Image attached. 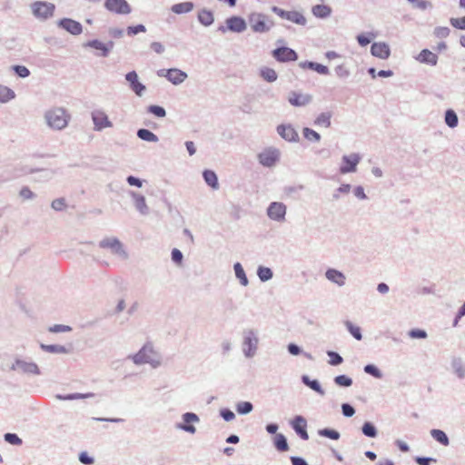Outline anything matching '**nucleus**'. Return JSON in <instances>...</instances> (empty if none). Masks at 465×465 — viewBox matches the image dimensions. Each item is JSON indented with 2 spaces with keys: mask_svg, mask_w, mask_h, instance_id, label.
<instances>
[{
  "mask_svg": "<svg viewBox=\"0 0 465 465\" xmlns=\"http://www.w3.org/2000/svg\"><path fill=\"white\" fill-rule=\"evenodd\" d=\"M94 394L93 392L88 393H70L66 395L57 394L55 396L56 399L60 401H74V400H82V399H88L93 398Z\"/></svg>",
  "mask_w": 465,
  "mask_h": 465,
  "instance_id": "nucleus-39",
  "label": "nucleus"
},
{
  "mask_svg": "<svg viewBox=\"0 0 465 465\" xmlns=\"http://www.w3.org/2000/svg\"><path fill=\"white\" fill-rule=\"evenodd\" d=\"M327 355L330 358L329 363L332 366H338L342 363V357L336 351H328Z\"/></svg>",
  "mask_w": 465,
  "mask_h": 465,
  "instance_id": "nucleus-55",
  "label": "nucleus"
},
{
  "mask_svg": "<svg viewBox=\"0 0 465 465\" xmlns=\"http://www.w3.org/2000/svg\"><path fill=\"white\" fill-rule=\"evenodd\" d=\"M351 186L349 183H343L338 187L332 194V199L337 201L341 197V193L348 194L351 192Z\"/></svg>",
  "mask_w": 465,
  "mask_h": 465,
  "instance_id": "nucleus-54",
  "label": "nucleus"
},
{
  "mask_svg": "<svg viewBox=\"0 0 465 465\" xmlns=\"http://www.w3.org/2000/svg\"><path fill=\"white\" fill-rule=\"evenodd\" d=\"M450 366L458 378L462 379L465 377V364L461 358L453 357L450 361Z\"/></svg>",
  "mask_w": 465,
  "mask_h": 465,
  "instance_id": "nucleus-30",
  "label": "nucleus"
},
{
  "mask_svg": "<svg viewBox=\"0 0 465 465\" xmlns=\"http://www.w3.org/2000/svg\"><path fill=\"white\" fill-rule=\"evenodd\" d=\"M182 420L183 422L177 423L176 428L190 434H194L196 428L193 423H198L200 421L199 416L193 412H185L182 415Z\"/></svg>",
  "mask_w": 465,
  "mask_h": 465,
  "instance_id": "nucleus-14",
  "label": "nucleus"
},
{
  "mask_svg": "<svg viewBox=\"0 0 465 465\" xmlns=\"http://www.w3.org/2000/svg\"><path fill=\"white\" fill-rule=\"evenodd\" d=\"M331 112L321 113L313 121V124L317 127L329 128L331 124Z\"/></svg>",
  "mask_w": 465,
  "mask_h": 465,
  "instance_id": "nucleus-29",
  "label": "nucleus"
},
{
  "mask_svg": "<svg viewBox=\"0 0 465 465\" xmlns=\"http://www.w3.org/2000/svg\"><path fill=\"white\" fill-rule=\"evenodd\" d=\"M104 7L116 15H129L132 8L126 0H105Z\"/></svg>",
  "mask_w": 465,
  "mask_h": 465,
  "instance_id": "nucleus-13",
  "label": "nucleus"
},
{
  "mask_svg": "<svg viewBox=\"0 0 465 465\" xmlns=\"http://www.w3.org/2000/svg\"><path fill=\"white\" fill-rule=\"evenodd\" d=\"M257 275L262 282H268L273 277V272L269 267L259 266Z\"/></svg>",
  "mask_w": 465,
  "mask_h": 465,
  "instance_id": "nucleus-48",
  "label": "nucleus"
},
{
  "mask_svg": "<svg viewBox=\"0 0 465 465\" xmlns=\"http://www.w3.org/2000/svg\"><path fill=\"white\" fill-rule=\"evenodd\" d=\"M164 77H166L173 84L178 85L183 83L188 75L185 72L180 69L171 68L165 71Z\"/></svg>",
  "mask_w": 465,
  "mask_h": 465,
  "instance_id": "nucleus-24",
  "label": "nucleus"
},
{
  "mask_svg": "<svg viewBox=\"0 0 465 465\" xmlns=\"http://www.w3.org/2000/svg\"><path fill=\"white\" fill-rule=\"evenodd\" d=\"M299 65L303 69H310L322 75H327L330 74V70L326 65H323L316 62L304 61L301 62Z\"/></svg>",
  "mask_w": 465,
  "mask_h": 465,
  "instance_id": "nucleus-26",
  "label": "nucleus"
},
{
  "mask_svg": "<svg viewBox=\"0 0 465 465\" xmlns=\"http://www.w3.org/2000/svg\"><path fill=\"white\" fill-rule=\"evenodd\" d=\"M444 121H445V124L450 128H455L458 125V124H459L458 115L455 113V111L452 110V109H449V110L446 111Z\"/></svg>",
  "mask_w": 465,
  "mask_h": 465,
  "instance_id": "nucleus-43",
  "label": "nucleus"
},
{
  "mask_svg": "<svg viewBox=\"0 0 465 465\" xmlns=\"http://www.w3.org/2000/svg\"><path fill=\"white\" fill-rule=\"evenodd\" d=\"M4 439L6 442L12 444V445H21L22 440L18 437L15 433L7 432L4 435Z\"/></svg>",
  "mask_w": 465,
  "mask_h": 465,
  "instance_id": "nucleus-58",
  "label": "nucleus"
},
{
  "mask_svg": "<svg viewBox=\"0 0 465 465\" xmlns=\"http://www.w3.org/2000/svg\"><path fill=\"white\" fill-rule=\"evenodd\" d=\"M125 80L129 84L130 89L137 95L143 96L146 90L143 84L139 81L138 74L135 71H131L125 74Z\"/></svg>",
  "mask_w": 465,
  "mask_h": 465,
  "instance_id": "nucleus-17",
  "label": "nucleus"
},
{
  "mask_svg": "<svg viewBox=\"0 0 465 465\" xmlns=\"http://www.w3.org/2000/svg\"><path fill=\"white\" fill-rule=\"evenodd\" d=\"M135 365L150 364L153 368H158L161 365V360L154 352L151 344H144L137 353L129 355Z\"/></svg>",
  "mask_w": 465,
  "mask_h": 465,
  "instance_id": "nucleus-3",
  "label": "nucleus"
},
{
  "mask_svg": "<svg viewBox=\"0 0 465 465\" xmlns=\"http://www.w3.org/2000/svg\"><path fill=\"white\" fill-rule=\"evenodd\" d=\"M408 336L411 339H425L427 332L420 329H411L408 331Z\"/></svg>",
  "mask_w": 465,
  "mask_h": 465,
  "instance_id": "nucleus-63",
  "label": "nucleus"
},
{
  "mask_svg": "<svg viewBox=\"0 0 465 465\" xmlns=\"http://www.w3.org/2000/svg\"><path fill=\"white\" fill-rule=\"evenodd\" d=\"M10 370L20 375L38 376L41 374L39 366L30 358L15 355Z\"/></svg>",
  "mask_w": 465,
  "mask_h": 465,
  "instance_id": "nucleus-4",
  "label": "nucleus"
},
{
  "mask_svg": "<svg viewBox=\"0 0 465 465\" xmlns=\"http://www.w3.org/2000/svg\"><path fill=\"white\" fill-rule=\"evenodd\" d=\"M233 270H234L235 277L239 280L240 283L242 286H247L249 283V281H248L246 273L243 270L242 265L240 262H236L233 265Z\"/></svg>",
  "mask_w": 465,
  "mask_h": 465,
  "instance_id": "nucleus-40",
  "label": "nucleus"
},
{
  "mask_svg": "<svg viewBox=\"0 0 465 465\" xmlns=\"http://www.w3.org/2000/svg\"><path fill=\"white\" fill-rule=\"evenodd\" d=\"M15 98V93L11 88L0 84V104H6Z\"/></svg>",
  "mask_w": 465,
  "mask_h": 465,
  "instance_id": "nucleus-37",
  "label": "nucleus"
},
{
  "mask_svg": "<svg viewBox=\"0 0 465 465\" xmlns=\"http://www.w3.org/2000/svg\"><path fill=\"white\" fill-rule=\"evenodd\" d=\"M371 54L380 59H388L391 55V49L384 42H375L371 46Z\"/></svg>",
  "mask_w": 465,
  "mask_h": 465,
  "instance_id": "nucleus-23",
  "label": "nucleus"
},
{
  "mask_svg": "<svg viewBox=\"0 0 465 465\" xmlns=\"http://www.w3.org/2000/svg\"><path fill=\"white\" fill-rule=\"evenodd\" d=\"M364 372L371 375L372 377L376 379H381L382 378V372L380 371V369L374 365V364H367L363 368Z\"/></svg>",
  "mask_w": 465,
  "mask_h": 465,
  "instance_id": "nucleus-52",
  "label": "nucleus"
},
{
  "mask_svg": "<svg viewBox=\"0 0 465 465\" xmlns=\"http://www.w3.org/2000/svg\"><path fill=\"white\" fill-rule=\"evenodd\" d=\"M414 58L420 64H426L430 65L436 64V54L432 53L429 49L421 50V52Z\"/></svg>",
  "mask_w": 465,
  "mask_h": 465,
  "instance_id": "nucleus-27",
  "label": "nucleus"
},
{
  "mask_svg": "<svg viewBox=\"0 0 465 465\" xmlns=\"http://www.w3.org/2000/svg\"><path fill=\"white\" fill-rule=\"evenodd\" d=\"M318 435L325 437L333 440H338L341 438V434L338 430L330 428H324L318 430Z\"/></svg>",
  "mask_w": 465,
  "mask_h": 465,
  "instance_id": "nucleus-46",
  "label": "nucleus"
},
{
  "mask_svg": "<svg viewBox=\"0 0 465 465\" xmlns=\"http://www.w3.org/2000/svg\"><path fill=\"white\" fill-rule=\"evenodd\" d=\"M226 27L232 32L242 33L246 30L247 25L243 18L234 15L226 20Z\"/></svg>",
  "mask_w": 465,
  "mask_h": 465,
  "instance_id": "nucleus-25",
  "label": "nucleus"
},
{
  "mask_svg": "<svg viewBox=\"0 0 465 465\" xmlns=\"http://www.w3.org/2000/svg\"><path fill=\"white\" fill-rule=\"evenodd\" d=\"M259 331L247 328L242 331V351L245 358H253L259 349Z\"/></svg>",
  "mask_w": 465,
  "mask_h": 465,
  "instance_id": "nucleus-2",
  "label": "nucleus"
},
{
  "mask_svg": "<svg viewBox=\"0 0 465 465\" xmlns=\"http://www.w3.org/2000/svg\"><path fill=\"white\" fill-rule=\"evenodd\" d=\"M147 112L159 117L163 118L166 115V111L163 106L152 104L147 107Z\"/></svg>",
  "mask_w": 465,
  "mask_h": 465,
  "instance_id": "nucleus-53",
  "label": "nucleus"
},
{
  "mask_svg": "<svg viewBox=\"0 0 465 465\" xmlns=\"http://www.w3.org/2000/svg\"><path fill=\"white\" fill-rule=\"evenodd\" d=\"M136 134L139 139L145 142L157 143L159 141V138L155 134L145 128L138 129Z\"/></svg>",
  "mask_w": 465,
  "mask_h": 465,
  "instance_id": "nucleus-35",
  "label": "nucleus"
},
{
  "mask_svg": "<svg viewBox=\"0 0 465 465\" xmlns=\"http://www.w3.org/2000/svg\"><path fill=\"white\" fill-rule=\"evenodd\" d=\"M344 325L347 331L351 334V336L357 341H361L362 339L361 330L359 326L354 325L351 322L346 321Z\"/></svg>",
  "mask_w": 465,
  "mask_h": 465,
  "instance_id": "nucleus-45",
  "label": "nucleus"
},
{
  "mask_svg": "<svg viewBox=\"0 0 465 465\" xmlns=\"http://www.w3.org/2000/svg\"><path fill=\"white\" fill-rule=\"evenodd\" d=\"M337 77L346 79L351 75L350 70L344 64H339L334 69Z\"/></svg>",
  "mask_w": 465,
  "mask_h": 465,
  "instance_id": "nucleus-56",
  "label": "nucleus"
},
{
  "mask_svg": "<svg viewBox=\"0 0 465 465\" xmlns=\"http://www.w3.org/2000/svg\"><path fill=\"white\" fill-rule=\"evenodd\" d=\"M325 278L338 287H343L346 284L345 274L334 268H328L324 273Z\"/></svg>",
  "mask_w": 465,
  "mask_h": 465,
  "instance_id": "nucleus-20",
  "label": "nucleus"
},
{
  "mask_svg": "<svg viewBox=\"0 0 465 465\" xmlns=\"http://www.w3.org/2000/svg\"><path fill=\"white\" fill-rule=\"evenodd\" d=\"M198 21L203 26H210L214 22V16L212 11L203 8L198 12Z\"/></svg>",
  "mask_w": 465,
  "mask_h": 465,
  "instance_id": "nucleus-31",
  "label": "nucleus"
},
{
  "mask_svg": "<svg viewBox=\"0 0 465 465\" xmlns=\"http://www.w3.org/2000/svg\"><path fill=\"white\" fill-rule=\"evenodd\" d=\"M19 196L23 200H34L36 197V194L31 191V189L27 186H24L21 188L19 192Z\"/></svg>",
  "mask_w": 465,
  "mask_h": 465,
  "instance_id": "nucleus-57",
  "label": "nucleus"
},
{
  "mask_svg": "<svg viewBox=\"0 0 465 465\" xmlns=\"http://www.w3.org/2000/svg\"><path fill=\"white\" fill-rule=\"evenodd\" d=\"M303 137L309 142L318 143L321 141V134L312 128L304 127L302 129Z\"/></svg>",
  "mask_w": 465,
  "mask_h": 465,
  "instance_id": "nucleus-47",
  "label": "nucleus"
},
{
  "mask_svg": "<svg viewBox=\"0 0 465 465\" xmlns=\"http://www.w3.org/2000/svg\"><path fill=\"white\" fill-rule=\"evenodd\" d=\"M101 249L108 250L111 254L116 258L124 261L127 260L129 255L122 242L116 237H106L99 242Z\"/></svg>",
  "mask_w": 465,
  "mask_h": 465,
  "instance_id": "nucleus-5",
  "label": "nucleus"
},
{
  "mask_svg": "<svg viewBox=\"0 0 465 465\" xmlns=\"http://www.w3.org/2000/svg\"><path fill=\"white\" fill-rule=\"evenodd\" d=\"M287 207L283 203L272 202L267 208L268 217L275 222L282 223L285 220Z\"/></svg>",
  "mask_w": 465,
  "mask_h": 465,
  "instance_id": "nucleus-12",
  "label": "nucleus"
},
{
  "mask_svg": "<svg viewBox=\"0 0 465 465\" xmlns=\"http://www.w3.org/2000/svg\"><path fill=\"white\" fill-rule=\"evenodd\" d=\"M450 23L456 29L465 30V16L458 18L451 17Z\"/></svg>",
  "mask_w": 465,
  "mask_h": 465,
  "instance_id": "nucleus-60",
  "label": "nucleus"
},
{
  "mask_svg": "<svg viewBox=\"0 0 465 465\" xmlns=\"http://www.w3.org/2000/svg\"><path fill=\"white\" fill-rule=\"evenodd\" d=\"M91 118L94 124V130L96 132H102L105 128H111L114 125L106 113L102 109L94 110L91 113Z\"/></svg>",
  "mask_w": 465,
  "mask_h": 465,
  "instance_id": "nucleus-8",
  "label": "nucleus"
},
{
  "mask_svg": "<svg viewBox=\"0 0 465 465\" xmlns=\"http://www.w3.org/2000/svg\"><path fill=\"white\" fill-rule=\"evenodd\" d=\"M287 351L291 355L297 356L302 353L307 359L313 360V357L309 352H303L302 348L295 343H289L287 345Z\"/></svg>",
  "mask_w": 465,
  "mask_h": 465,
  "instance_id": "nucleus-49",
  "label": "nucleus"
},
{
  "mask_svg": "<svg viewBox=\"0 0 465 465\" xmlns=\"http://www.w3.org/2000/svg\"><path fill=\"white\" fill-rule=\"evenodd\" d=\"M361 432L368 438L374 439L378 436L376 426L371 421H365L361 426Z\"/></svg>",
  "mask_w": 465,
  "mask_h": 465,
  "instance_id": "nucleus-41",
  "label": "nucleus"
},
{
  "mask_svg": "<svg viewBox=\"0 0 465 465\" xmlns=\"http://www.w3.org/2000/svg\"><path fill=\"white\" fill-rule=\"evenodd\" d=\"M272 56L275 60L281 63L296 61L298 59L297 53L286 46H281L272 51Z\"/></svg>",
  "mask_w": 465,
  "mask_h": 465,
  "instance_id": "nucleus-15",
  "label": "nucleus"
},
{
  "mask_svg": "<svg viewBox=\"0 0 465 465\" xmlns=\"http://www.w3.org/2000/svg\"><path fill=\"white\" fill-rule=\"evenodd\" d=\"M273 445L275 449L281 452L287 451L289 450L287 439L282 433H278L274 436Z\"/></svg>",
  "mask_w": 465,
  "mask_h": 465,
  "instance_id": "nucleus-38",
  "label": "nucleus"
},
{
  "mask_svg": "<svg viewBox=\"0 0 465 465\" xmlns=\"http://www.w3.org/2000/svg\"><path fill=\"white\" fill-rule=\"evenodd\" d=\"M203 178L206 184L213 190L219 189V182L217 174L212 170H204L203 172Z\"/></svg>",
  "mask_w": 465,
  "mask_h": 465,
  "instance_id": "nucleus-32",
  "label": "nucleus"
},
{
  "mask_svg": "<svg viewBox=\"0 0 465 465\" xmlns=\"http://www.w3.org/2000/svg\"><path fill=\"white\" fill-rule=\"evenodd\" d=\"M13 70L21 78H25L30 75L29 69L24 65H14Z\"/></svg>",
  "mask_w": 465,
  "mask_h": 465,
  "instance_id": "nucleus-62",
  "label": "nucleus"
},
{
  "mask_svg": "<svg viewBox=\"0 0 465 465\" xmlns=\"http://www.w3.org/2000/svg\"><path fill=\"white\" fill-rule=\"evenodd\" d=\"M235 408L239 414L246 415L252 411L253 405L251 401H239Z\"/></svg>",
  "mask_w": 465,
  "mask_h": 465,
  "instance_id": "nucleus-50",
  "label": "nucleus"
},
{
  "mask_svg": "<svg viewBox=\"0 0 465 465\" xmlns=\"http://www.w3.org/2000/svg\"><path fill=\"white\" fill-rule=\"evenodd\" d=\"M301 380L305 386L309 387L319 395L323 396L325 394V391L318 380H312L308 375H302Z\"/></svg>",
  "mask_w": 465,
  "mask_h": 465,
  "instance_id": "nucleus-28",
  "label": "nucleus"
},
{
  "mask_svg": "<svg viewBox=\"0 0 465 465\" xmlns=\"http://www.w3.org/2000/svg\"><path fill=\"white\" fill-rule=\"evenodd\" d=\"M249 24L255 33L268 32L273 25V23L269 21L266 15L260 13L252 14L249 16Z\"/></svg>",
  "mask_w": 465,
  "mask_h": 465,
  "instance_id": "nucleus-7",
  "label": "nucleus"
},
{
  "mask_svg": "<svg viewBox=\"0 0 465 465\" xmlns=\"http://www.w3.org/2000/svg\"><path fill=\"white\" fill-rule=\"evenodd\" d=\"M127 35L133 36L140 33H145L146 27L143 25H131L126 29Z\"/></svg>",
  "mask_w": 465,
  "mask_h": 465,
  "instance_id": "nucleus-59",
  "label": "nucleus"
},
{
  "mask_svg": "<svg viewBox=\"0 0 465 465\" xmlns=\"http://www.w3.org/2000/svg\"><path fill=\"white\" fill-rule=\"evenodd\" d=\"M272 11L282 19H286L299 25H305V16L298 11H285L278 6H272Z\"/></svg>",
  "mask_w": 465,
  "mask_h": 465,
  "instance_id": "nucleus-9",
  "label": "nucleus"
},
{
  "mask_svg": "<svg viewBox=\"0 0 465 465\" xmlns=\"http://www.w3.org/2000/svg\"><path fill=\"white\" fill-rule=\"evenodd\" d=\"M34 16L42 21H45L53 17L55 5L46 1H35L30 5Z\"/></svg>",
  "mask_w": 465,
  "mask_h": 465,
  "instance_id": "nucleus-6",
  "label": "nucleus"
},
{
  "mask_svg": "<svg viewBox=\"0 0 465 465\" xmlns=\"http://www.w3.org/2000/svg\"><path fill=\"white\" fill-rule=\"evenodd\" d=\"M312 15L321 19L329 17L331 14V8L327 5H316L312 8Z\"/></svg>",
  "mask_w": 465,
  "mask_h": 465,
  "instance_id": "nucleus-33",
  "label": "nucleus"
},
{
  "mask_svg": "<svg viewBox=\"0 0 465 465\" xmlns=\"http://www.w3.org/2000/svg\"><path fill=\"white\" fill-rule=\"evenodd\" d=\"M194 7L193 2H183L174 4L171 10L176 15L187 14L190 13Z\"/></svg>",
  "mask_w": 465,
  "mask_h": 465,
  "instance_id": "nucleus-34",
  "label": "nucleus"
},
{
  "mask_svg": "<svg viewBox=\"0 0 465 465\" xmlns=\"http://www.w3.org/2000/svg\"><path fill=\"white\" fill-rule=\"evenodd\" d=\"M129 195L133 199L134 205L140 214H149L150 209L146 204L145 197L143 195L134 191H131Z\"/></svg>",
  "mask_w": 465,
  "mask_h": 465,
  "instance_id": "nucleus-21",
  "label": "nucleus"
},
{
  "mask_svg": "<svg viewBox=\"0 0 465 465\" xmlns=\"http://www.w3.org/2000/svg\"><path fill=\"white\" fill-rule=\"evenodd\" d=\"M341 408L342 415L346 418H351L355 414V409L350 403H342Z\"/></svg>",
  "mask_w": 465,
  "mask_h": 465,
  "instance_id": "nucleus-61",
  "label": "nucleus"
},
{
  "mask_svg": "<svg viewBox=\"0 0 465 465\" xmlns=\"http://www.w3.org/2000/svg\"><path fill=\"white\" fill-rule=\"evenodd\" d=\"M58 25L74 35H78L83 32L82 25L71 18H63L59 20Z\"/></svg>",
  "mask_w": 465,
  "mask_h": 465,
  "instance_id": "nucleus-22",
  "label": "nucleus"
},
{
  "mask_svg": "<svg viewBox=\"0 0 465 465\" xmlns=\"http://www.w3.org/2000/svg\"><path fill=\"white\" fill-rule=\"evenodd\" d=\"M361 162V156L358 153H351L349 155H343L341 157V163L339 168V172L341 174H346L350 173H355L357 170V165Z\"/></svg>",
  "mask_w": 465,
  "mask_h": 465,
  "instance_id": "nucleus-11",
  "label": "nucleus"
},
{
  "mask_svg": "<svg viewBox=\"0 0 465 465\" xmlns=\"http://www.w3.org/2000/svg\"><path fill=\"white\" fill-rule=\"evenodd\" d=\"M291 426L302 440H307L309 439V434L306 430L307 420L304 417L301 415L295 416L291 421Z\"/></svg>",
  "mask_w": 465,
  "mask_h": 465,
  "instance_id": "nucleus-19",
  "label": "nucleus"
},
{
  "mask_svg": "<svg viewBox=\"0 0 465 465\" xmlns=\"http://www.w3.org/2000/svg\"><path fill=\"white\" fill-rule=\"evenodd\" d=\"M312 101V96L309 94L292 91L288 94V102L295 107H302L309 104Z\"/></svg>",
  "mask_w": 465,
  "mask_h": 465,
  "instance_id": "nucleus-18",
  "label": "nucleus"
},
{
  "mask_svg": "<svg viewBox=\"0 0 465 465\" xmlns=\"http://www.w3.org/2000/svg\"><path fill=\"white\" fill-rule=\"evenodd\" d=\"M41 349L44 351H46V352H49V353H57V354H64V353H67L68 351L67 349L63 346V345H58V344H44L42 343L40 345Z\"/></svg>",
  "mask_w": 465,
  "mask_h": 465,
  "instance_id": "nucleus-42",
  "label": "nucleus"
},
{
  "mask_svg": "<svg viewBox=\"0 0 465 465\" xmlns=\"http://www.w3.org/2000/svg\"><path fill=\"white\" fill-rule=\"evenodd\" d=\"M333 381L340 387L347 388L352 385V379L344 374L334 377Z\"/></svg>",
  "mask_w": 465,
  "mask_h": 465,
  "instance_id": "nucleus-51",
  "label": "nucleus"
},
{
  "mask_svg": "<svg viewBox=\"0 0 465 465\" xmlns=\"http://www.w3.org/2000/svg\"><path fill=\"white\" fill-rule=\"evenodd\" d=\"M43 117L45 125L53 131L64 130L71 121V114L61 106L48 108L45 111Z\"/></svg>",
  "mask_w": 465,
  "mask_h": 465,
  "instance_id": "nucleus-1",
  "label": "nucleus"
},
{
  "mask_svg": "<svg viewBox=\"0 0 465 465\" xmlns=\"http://www.w3.org/2000/svg\"><path fill=\"white\" fill-rule=\"evenodd\" d=\"M65 206L66 203L64 198L54 199L51 203V207L55 211H62L65 208Z\"/></svg>",
  "mask_w": 465,
  "mask_h": 465,
  "instance_id": "nucleus-64",
  "label": "nucleus"
},
{
  "mask_svg": "<svg viewBox=\"0 0 465 465\" xmlns=\"http://www.w3.org/2000/svg\"><path fill=\"white\" fill-rule=\"evenodd\" d=\"M277 134L285 141L290 143L299 142V134L294 127L290 124H279L276 128Z\"/></svg>",
  "mask_w": 465,
  "mask_h": 465,
  "instance_id": "nucleus-16",
  "label": "nucleus"
},
{
  "mask_svg": "<svg viewBox=\"0 0 465 465\" xmlns=\"http://www.w3.org/2000/svg\"><path fill=\"white\" fill-rule=\"evenodd\" d=\"M84 46L94 48L95 50L100 51L101 52V54H99L100 56H103V57L108 56V49L105 46L104 43L101 42L100 40H97V39L90 40L84 44Z\"/></svg>",
  "mask_w": 465,
  "mask_h": 465,
  "instance_id": "nucleus-36",
  "label": "nucleus"
},
{
  "mask_svg": "<svg viewBox=\"0 0 465 465\" xmlns=\"http://www.w3.org/2000/svg\"><path fill=\"white\" fill-rule=\"evenodd\" d=\"M260 75L267 82L273 83L277 80V73L269 67H262L260 70Z\"/></svg>",
  "mask_w": 465,
  "mask_h": 465,
  "instance_id": "nucleus-44",
  "label": "nucleus"
},
{
  "mask_svg": "<svg viewBox=\"0 0 465 465\" xmlns=\"http://www.w3.org/2000/svg\"><path fill=\"white\" fill-rule=\"evenodd\" d=\"M281 152L277 148L269 147L258 154L259 163L265 167H272L279 161Z\"/></svg>",
  "mask_w": 465,
  "mask_h": 465,
  "instance_id": "nucleus-10",
  "label": "nucleus"
}]
</instances>
